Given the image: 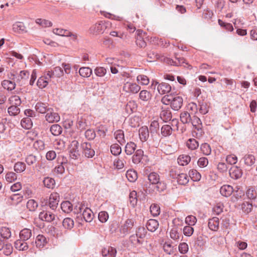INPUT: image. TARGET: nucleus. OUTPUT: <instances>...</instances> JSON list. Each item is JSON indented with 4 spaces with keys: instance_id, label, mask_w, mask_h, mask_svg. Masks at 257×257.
Listing matches in <instances>:
<instances>
[{
    "instance_id": "nucleus-25",
    "label": "nucleus",
    "mask_w": 257,
    "mask_h": 257,
    "mask_svg": "<svg viewBox=\"0 0 257 257\" xmlns=\"http://www.w3.org/2000/svg\"><path fill=\"white\" fill-rule=\"evenodd\" d=\"M136 147L137 145L135 143L133 142L127 143L125 147V152L126 155H132L135 152Z\"/></svg>"
},
{
    "instance_id": "nucleus-60",
    "label": "nucleus",
    "mask_w": 257,
    "mask_h": 257,
    "mask_svg": "<svg viewBox=\"0 0 257 257\" xmlns=\"http://www.w3.org/2000/svg\"><path fill=\"white\" fill-rule=\"evenodd\" d=\"M150 212L154 216H157L160 214V209L157 204H152L150 206Z\"/></svg>"
},
{
    "instance_id": "nucleus-39",
    "label": "nucleus",
    "mask_w": 257,
    "mask_h": 257,
    "mask_svg": "<svg viewBox=\"0 0 257 257\" xmlns=\"http://www.w3.org/2000/svg\"><path fill=\"white\" fill-rule=\"evenodd\" d=\"M148 179L152 184H155L160 180V176L157 173L152 172L148 175Z\"/></svg>"
},
{
    "instance_id": "nucleus-33",
    "label": "nucleus",
    "mask_w": 257,
    "mask_h": 257,
    "mask_svg": "<svg viewBox=\"0 0 257 257\" xmlns=\"http://www.w3.org/2000/svg\"><path fill=\"white\" fill-rule=\"evenodd\" d=\"M125 175L127 180L131 182H135L138 178L137 173L133 170L127 171Z\"/></svg>"
},
{
    "instance_id": "nucleus-15",
    "label": "nucleus",
    "mask_w": 257,
    "mask_h": 257,
    "mask_svg": "<svg viewBox=\"0 0 257 257\" xmlns=\"http://www.w3.org/2000/svg\"><path fill=\"white\" fill-rule=\"evenodd\" d=\"M160 116L161 118L165 122H167L168 121L170 120L172 117L171 111L169 108H162Z\"/></svg>"
},
{
    "instance_id": "nucleus-43",
    "label": "nucleus",
    "mask_w": 257,
    "mask_h": 257,
    "mask_svg": "<svg viewBox=\"0 0 257 257\" xmlns=\"http://www.w3.org/2000/svg\"><path fill=\"white\" fill-rule=\"evenodd\" d=\"M1 236L4 239H8L11 236V232L10 229L7 227H3L0 230Z\"/></svg>"
},
{
    "instance_id": "nucleus-6",
    "label": "nucleus",
    "mask_w": 257,
    "mask_h": 257,
    "mask_svg": "<svg viewBox=\"0 0 257 257\" xmlns=\"http://www.w3.org/2000/svg\"><path fill=\"white\" fill-rule=\"evenodd\" d=\"M106 27L105 24L102 22H100L92 25L89 29V32L95 35L102 34L105 30Z\"/></svg>"
},
{
    "instance_id": "nucleus-56",
    "label": "nucleus",
    "mask_w": 257,
    "mask_h": 257,
    "mask_svg": "<svg viewBox=\"0 0 257 257\" xmlns=\"http://www.w3.org/2000/svg\"><path fill=\"white\" fill-rule=\"evenodd\" d=\"M125 164L126 161L124 159V157L118 158L116 161L114 162V165H115L117 169H122Z\"/></svg>"
},
{
    "instance_id": "nucleus-8",
    "label": "nucleus",
    "mask_w": 257,
    "mask_h": 257,
    "mask_svg": "<svg viewBox=\"0 0 257 257\" xmlns=\"http://www.w3.org/2000/svg\"><path fill=\"white\" fill-rule=\"evenodd\" d=\"M183 103V99L180 96H173L171 107L174 110H179L182 107Z\"/></svg>"
},
{
    "instance_id": "nucleus-62",
    "label": "nucleus",
    "mask_w": 257,
    "mask_h": 257,
    "mask_svg": "<svg viewBox=\"0 0 257 257\" xmlns=\"http://www.w3.org/2000/svg\"><path fill=\"white\" fill-rule=\"evenodd\" d=\"M189 176L194 181H199L201 178L200 174L196 170H192L189 171Z\"/></svg>"
},
{
    "instance_id": "nucleus-52",
    "label": "nucleus",
    "mask_w": 257,
    "mask_h": 257,
    "mask_svg": "<svg viewBox=\"0 0 257 257\" xmlns=\"http://www.w3.org/2000/svg\"><path fill=\"white\" fill-rule=\"evenodd\" d=\"M54 34L62 37H66L69 34V31L65 29L55 28L53 30Z\"/></svg>"
},
{
    "instance_id": "nucleus-41",
    "label": "nucleus",
    "mask_w": 257,
    "mask_h": 257,
    "mask_svg": "<svg viewBox=\"0 0 257 257\" xmlns=\"http://www.w3.org/2000/svg\"><path fill=\"white\" fill-rule=\"evenodd\" d=\"M26 164L22 162H18L15 164L14 168V170L17 173H20L24 172L26 170Z\"/></svg>"
},
{
    "instance_id": "nucleus-44",
    "label": "nucleus",
    "mask_w": 257,
    "mask_h": 257,
    "mask_svg": "<svg viewBox=\"0 0 257 257\" xmlns=\"http://www.w3.org/2000/svg\"><path fill=\"white\" fill-rule=\"evenodd\" d=\"M140 98L144 101L151 99L152 95L150 92L146 90H142L139 94Z\"/></svg>"
},
{
    "instance_id": "nucleus-32",
    "label": "nucleus",
    "mask_w": 257,
    "mask_h": 257,
    "mask_svg": "<svg viewBox=\"0 0 257 257\" xmlns=\"http://www.w3.org/2000/svg\"><path fill=\"white\" fill-rule=\"evenodd\" d=\"M180 120L183 124L189 123L191 121L190 114L187 111H184L180 114Z\"/></svg>"
},
{
    "instance_id": "nucleus-1",
    "label": "nucleus",
    "mask_w": 257,
    "mask_h": 257,
    "mask_svg": "<svg viewBox=\"0 0 257 257\" xmlns=\"http://www.w3.org/2000/svg\"><path fill=\"white\" fill-rule=\"evenodd\" d=\"M157 85H158V91L160 94H165L168 93L171 90V86L169 84L166 82H162L159 84L158 82L157 81H153L151 85V87L152 88L155 89Z\"/></svg>"
},
{
    "instance_id": "nucleus-7",
    "label": "nucleus",
    "mask_w": 257,
    "mask_h": 257,
    "mask_svg": "<svg viewBox=\"0 0 257 257\" xmlns=\"http://www.w3.org/2000/svg\"><path fill=\"white\" fill-rule=\"evenodd\" d=\"M46 120L49 123L57 122L60 121V117L58 113L55 112L52 108L51 111H48L45 115Z\"/></svg>"
},
{
    "instance_id": "nucleus-30",
    "label": "nucleus",
    "mask_w": 257,
    "mask_h": 257,
    "mask_svg": "<svg viewBox=\"0 0 257 257\" xmlns=\"http://www.w3.org/2000/svg\"><path fill=\"white\" fill-rule=\"evenodd\" d=\"M177 182L179 184L186 185L189 181V177L186 174L181 173L177 175Z\"/></svg>"
},
{
    "instance_id": "nucleus-18",
    "label": "nucleus",
    "mask_w": 257,
    "mask_h": 257,
    "mask_svg": "<svg viewBox=\"0 0 257 257\" xmlns=\"http://www.w3.org/2000/svg\"><path fill=\"white\" fill-rule=\"evenodd\" d=\"M139 136L142 142H145L147 140L149 137V131L147 126H144L139 129Z\"/></svg>"
},
{
    "instance_id": "nucleus-51",
    "label": "nucleus",
    "mask_w": 257,
    "mask_h": 257,
    "mask_svg": "<svg viewBox=\"0 0 257 257\" xmlns=\"http://www.w3.org/2000/svg\"><path fill=\"white\" fill-rule=\"evenodd\" d=\"M110 151L112 155L117 156L121 153V149L118 144H114L111 146Z\"/></svg>"
},
{
    "instance_id": "nucleus-16",
    "label": "nucleus",
    "mask_w": 257,
    "mask_h": 257,
    "mask_svg": "<svg viewBox=\"0 0 257 257\" xmlns=\"http://www.w3.org/2000/svg\"><path fill=\"white\" fill-rule=\"evenodd\" d=\"M82 216L86 222H90L93 219L94 214L90 209L85 207L82 212Z\"/></svg>"
},
{
    "instance_id": "nucleus-14",
    "label": "nucleus",
    "mask_w": 257,
    "mask_h": 257,
    "mask_svg": "<svg viewBox=\"0 0 257 257\" xmlns=\"http://www.w3.org/2000/svg\"><path fill=\"white\" fill-rule=\"evenodd\" d=\"M219 219L218 217H214L208 220V227L212 231H217L219 228Z\"/></svg>"
},
{
    "instance_id": "nucleus-37",
    "label": "nucleus",
    "mask_w": 257,
    "mask_h": 257,
    "mask_svg": "<svg viewBox=\"0 0 257 257\" xmlns=\"http://www.w3.org/2000/svg\"><path fill=\"white\" fill-rule=\"evenodd\" d=\"M115 138L121 145L125 143L123 131L118 130L114 133Z\"/></svg>"
},
{
    "instance_id": "nucleus-35",
    "label": "nucleus",
    "mask_w": 257,
    "mask_h": 257,
    "mask_svg": "<svg viewBox=\"0 0 257 257\" xmlns=\"http://www.w3.org/2000/svg\"><path fill=\"white\" fill-rule=\"evenodd\" d=\"M9 101L11 105L17 106H20L22 103L20 97L17 95L11 96L9 98Z\"/></svg>"
},
{
    "instance_id": "nucleus-11",
    "label": "nucleus",
    "mask_w": 257,
    "mask_h": 257,
    "mask_svg": "<svg viewBox=\"0 0 257 257\" xmlns=\"http://www.w3.org/2000/svg\"><path fill=\"white\" fill-rule=\"evenodd\" d=\"M117 253L116 249L110 246L104 247L101 250L103 256L115 257Z\"/></svg>"
},
{
    "instance_id": "nucleus-36",
    "label": "nucleus",
    "mask_w": 257,
    "mask_h": 257,
    "mask_svg": "<svg viewBox=\"0 0 257 257\" xmlns=\"http://www.w3.org/2000/svg\"><path fill=\"white\" fill-rule=\"evenodd\" d=\"M84 209V206L82 203H78L77 204L74 206L72 211L74 213L79 215L77 216V218L79 217L81 218V215Z\"/></svg>"
},
{
    "instance_id": "nucleus-45",
    "label": "nucleus",
    "mask_w": 257,
    "mask_h": 257,
    "mask_svg": "<svg viewBox=\"0 0 257 257\" xmlns=\"http://www.w3.org/2000/svg\"><path fill=\"white\" fill-rule=\"evenodd\" d=\"M63 226L67 229H71L74 226V221L69 217L65 218L63 221Z\"/></svg>"
},
{
    "instance_id": "nucleus-64",
    "label": "nucleus",
    "mask_w": 257,
    "mask_h": 257,
    "mask_svg": "<svg viewBox=\"0 0 257 257\" xmlns=\"http://www.w3.org/2000/svg\"><path fill=\"white\" fill-rule=\"evenodd\" d=\"M155 184L156 188L159 192H162L166 189V184L164 181L159 180L158 183Z\"/></svg>"
},
{
    "instance_id": "nucleus-17",
    "label": "nucleus",
    "mask_w": 257,
    "mask_h": 257,
    "mask_svg": "<svg viewBox=\"0 0 257 257\" xmlns=\"http://www.w3.org/2000/svg\"><path fill=\"white\" fill-rule=\"evenodd\" d=\"M234 190L233 187L229 185H224L220 189L221 194L225 197L230 196Z\"/></svg>"
},
{
    "instance_id": "nucleus-38",
    "label": "nucleus",
    "mask_w": 257,
    "mask_h": 257,
    "mask_svg": "<svg viewBox=\"0 0 257 257\" xmlns=\"http://www.w3.org/2000/svg\"><path fill=\"white\" fill-rule=\"evenodd\" d=\"M186 145L189 149L194 150L198 148L199 143L195 139H189L187 141Z\"/></svg>"
},
{
    "instance_id": "nucleus-55",
    "label": "nucleus",
    "mask_w": 257,
    "mask_h": 257,
    "mask_svg": "<svg viewBox=\"0 0 257 257\" xmlns=\"http://www.w3.org/2000/svg\"><path fill=\"white\" fill-rule=\"evenodd\" d=\"M159 128V124L157 121H153L150 126V131L151 134L157 133Z\"/></svg>"
},
{
    "instance_id": "nucleus-63",
    "label": "nucleus",
    "mask_w": 257,
    "mask_h": 257,
    "mask_svg": "<svg viewBox=\"0 0 257 257\" xmlns=\"http://www.w3.org/2000/svg\"><path fill=\"white\" fill-rule=\"evenodd\" d=\"M98 219L102 223H104L108 219V214L106 211H101L98 214Z\"/></svg>"
},
{
    "instance_id": "nucleus-28",
    "label": "nucleus",
    "mask_w": 257,
    "mask_h": 257,
    "mask_svg": "<svg viewBox=\"0 0 257 257\" xmlns=\"http://www.w3.org/2000/svg\"><path fill=\"white\" fill-rule=\"evenodd\" d=\"M50 131L53 136H58L62 133V128L60 125L54 124L50 126Z\"/></svg>"
},
{
    "instance_id": "nucleus-21",
    "label": "nucleus",
    "mask_w": 257,
    "mask_h": 257,
    "mask_svg": "<svg viewBox=\"0 0 257 257\" xmlns=\"http://www.w3.org/2000/svg\"><path fill=\"white\" fill-rule=\"evenodd\" d=\"M47 240L46 238L41 234L38 235L36 239L35 243L37 247L42 248L47 243Z\"/></svg>"
},
{
    "instance_id": "nucleus-24",
    "label": "nucleus",
    "mask_w": 257,
    "mask_h": 257,
    "mask_svg": "<svg viewBox=\"0 0 257 257\" xmlns=\"http://www.w3.org/2000/svg\"><path fill=\"white\" fill-rule=\"evenodd\" d=\"M44 186L49 189H53L55 186V180L51 177H45L43 181Z\"/></svg>"
},
{
    "instance_id": "nucleus-49",
    "label": "nucleus",
    "mask_w": 257,
    "mask_h": 257,
    "mask_svg": "<svg viewBox=\"0 0 257 257\" xmlns=\"http://www.w3.org/2000/svg\"><path fill=\"white\" fill-rule=\"evenodd\" d=\"M137 80L141 85H146L149 83V78L145 75H139L137 76Z\"/></svg>"
},
{
    "instance_id": "nucleus-59",
    "label": "nucleus",
    "mask_w": 257,
    "mask_h": 257,
    "mask_svg": "<svg viewBox=\"0 0 257 257\" xmlns=\"http://www.w3.org/2000/svg\"><path fill=\"white\" fill-rule=\"evenodd\" d=\"M146 233L147 231L145 227L140 226L137 229L136 235L139 237L140 239H142L145 237Z\"/></svg>"
},
{
    "instance_id": "nucleus-10",
    "label": "nucleus",
    "mask_w": 257,
    "mask_h": 257,
    "mask_svg": "<svg viewBox=\"0 0 257 257\" xmlns=\"http://www.w3.org/2000/svg\"><path fill=\"white\" fill-rule=\"evenodd\" d=\"M230 176L234 179L240 178L242 175V171L236 166H232L229 171Z\"/></svg>"
},
{
    "instance_id": "nucleus-20",
    "label": "nucleus",
    "mask_w": 257,
    "mask_h": 257,
    "mask_svg": "<svg viewBox=\"0 0 257 257\" xmlns=\"http://www.w3.org/2000/svg\"><path fill=\"white\" fill-rule=\"evenodd\" d=\"M15 246L19 250H26L29 248L27 242L21 239L17 240L15 242Z\"/></svg>"
},
{
    "instance_id": "nucleus-42",
    "label": "nucleus",
    "mask_w": 257,
    "mask_h": 257,
    "mask_svg": "<svg viewBox=\"0 0 257 257\" xmlns=\"http://www.w3.org/2000/svg\"><path fill=\"white\" fill-rule=\"evenodd\" d=\"M191 161V158L188 155L180 156L178 159V163L180 165L185 166L187 165Z\"/></svg>"
},
{
    "instance_id": "nucleus-23",
    "label": "nucleus",
    "mask_w": 257,
    "mask_h": 257,
    "mask_svg": "<svg viewBox=\"0 0 257 257\" xmlns=\"http://www.w3.org/2000/svg\"><path fill=\"white\" fill-rule=\"evenodd\" d=\"M144 156V151L141 149L137 150L132 158L133 162L135 164H139L141 162Z\"/></svg>"
},
{
    "instance_id": "nucleus-58",
    "label": "nucleus",
    "mask_w": 257,
    "mask_h": 257,
    "mask_svg": "<svg viewBox=\"0 0 257 257\" xmlns=\"http://www.w3.org/2000/svg\"><path fill=\"white\" fill-rule=\"evenodd\" d=\"M130 203L134 207L137 205L138 199H137V193L135 191H132L130 194Z\"/></svg>"
},
{
    "instance_id": "nucleus-27",
    "label": "nucleus",
    "mask_w": 257,
    "mask_h": 257,
    "mask_svg": "<svg viewBox=\"0 0 257 257\" xmlns=\"http://www.w3.org/2000/svg\"><path fill=\"white\" fill-rule=\"evenodd\" d=\"M172 128L168 124L163 125L161 129V133L163 137L170 136L172 134Z\"/></svg>"
},
{
    "instance_id": "nucleus-12",
    "label": "nucleus",
    "mask_w": 257,
    "mask_h": 257,
    "mask_svg": "<svg viewBox=\"0 0 257 257\" xmlns=\"http://www.w3.org/2000/svg\"><path fill=\"white\" fill-rule=\"evenodd\" d=\"M36 110L40 113H47L48 111H51V108L47 103L38 102L35 105Z\"/></svg>"
},
{
    "instance_id": "nucleus-4",
    "label": "nucleus",
    "mask_w": 257,
    "mask_h": 257,
    "mask_svg": "<svg viewBox=\"0 0 257 257\" xmlns=\"http://www.w3.org/2000/svg\"><path fill=\"white\" fill-rule=\"evenodd\" d=\"M59 202V195L57 193H52L49 198L48 201L46 203L53 210H55L58 205Z\"/></svg>"
},
{
    "instance_id": "nucleus-26",
    "label": "nucleus",
    "mask_w": 257,
    "mask_h": 257,
    "mask_svg": "<svg viewBox=\"0 0 257 257\" xmlns=\"http://www.w3.org/2000/svg\"><path fill=\"white\" fill-rule=\"evenodd\" d=\"M244 163L247 166H251L255 163V157L251 154L245 155L242 159Z\"/></svg>"
},
{
    "instance_id": "nucleus-34",
    "label": "nucleus",
    "mask_w": 257,
    "mask_h": 257,
    "mask_svg": "<svg viewBox=\"0 0 257 257\" xmlns=\"http://www.w3.org/2000/svg\"><path fill=\"white\" fill-rule=\"evenodd\" d=\"M2 85L5 89L8 90H12L14 89L16 87V84L14 82L8 80L3 81Z\"/></svg>"
},
{
    "instance_id": "nucleus-46",
    "label": "nucleus",
    "mask_w": 257,
    "mask_h": 257,
    "mask_svg": "<svg viewBox=\"0 0 257 257\" xmlns=\"http://www.w3.org/2000/svg\"><path fill=\"white\" fill-rule=\"evenodd\" d=\"M19 106L11 105L8 109L9 114L11 116L18 115L20 112V109Z\"/></svg>"
},
{
    "instance_id": "nucleus-19",
    "label": "nucleus",
    "mask_w": 257,
    "mask_h": 257,
    "mask_svg": "<svg viewBox=\"0 0 257 257\" xmlns=\"http://www.w3.org/2000/svg\"><path fill=\"white\" fill-rule=\"evenodd\" d=\"M146 227L149 231L154 232L159 227V222L156 219H150L147 223Z\"/></svg>"
},
{
    "instance_id": "nucleus-53",
    "label": "nucleus",
    "mask_w": 257,
    "mask_h": 257,
    "mask_svg": "<svg viewBox=\"0 0 257 257\" xmlns=\"http://www.w3.org/2000/svg\"><path fill=\"white\" fill-rule=\"evenodd\" d=\"M130 241L134 246H137L142 243V241L140 239L139 237L137 235H132L130 237Z\"/></svg>"
},
{
    "instance_id": "nucleus-40",
    "label": "nucleus",
    "mask_w": 257,
    "mask_h": 257,
    "mask_svg": "<svg viewBox=\"0 0 257 257\" xmlns=\"http://www.w3.org/2000/svg\"><path fill=\"white\" fill-rule=\"evenodd\" d=\"M92 73V70L89 67H83L79 69V73L83 77H89Z\"/></svg>"
},
{
    "instance_id": "nucleus-48",
    "label": "nucleus",
    "mask_w": 257,
    "mask_h": 257,
    "mask_svg": "<svg viewBox=\"0 0 257 257\" xmlns=\"http://www.w3.org/2000/svg\"><path fill=\"white\" fill-rule=\"evenodd\" d=\"M246 195L248 199L254 200L257 197V192L254 188L251 187L247 190Z\"/></svg>"
},
{
    "instance_id": "nucleus-3",
    "label": "nucleus",
    "mask_w": 257,
    "mask_h": 257,
    "mask_svg": "<svg viewBox=\"0 0 257 257\" xmlns=\"http://www.w3.org/2000/svg\"><path fill=\"white\" fill-rule=\"evenodd\" d=\"M83 155L87 158H91L95 155V151L92 148L90 143L84 142L81 145Z\"/></svg>"
},
{
    "instance_id": "nucleus-50",
    "label": "nucleus",
    "mask_w": 257,
    "mask_h": 257,
    "mask_svg": "<svg viewBox=\"0 0 257 257\" xmlns=\"http://www.w3.org/2000/svg\"><path fill=\"white\" fill-rule=\"evenodd\" d=\"M38 206V203L33 199L29 200L27 203V207L31 211H34Z\"/></svg>"
},
{
    "instance_id": "nucleus-29",
    "label": "nucleus",
    "mask_w": 257,
    "mask_h": 257,
    "mask_svg": "<svg viewBox=\"0 0 257 257\" xmlns=\"http://www.w3.org/2000/svg\"><path fill=\"white\" fill-rule=\"evenodd\" d=\"M25 29L26 27L22 22H17L13 25V30L15 32L23 33L25 31Z\"/></svg>"
},
{
    "instance_id": "nucleus-22",
    "label": "nucleus",
    "mask_w": 257,
    "mask_h": 257,
    "mask_svg": "<svg viewBox=\"0 0 257 257\" xmlns=\"http://www.w3.org/2000/svg\"><path fill=\"white\" fill-rule=\"evenodd\" d=\"M32 236L31 230L28 228H24L20 232V239L26 241L28 240Z\"/></svg>"
},
{
    "instance_id": "nucleus-31",
    "label": "nucleus",
    "mask_w": 257,
    "mask_h": 257,
    "mask_svg": "<svg viewBox=\"0 0 257 257\" xmlns=\"http://www.w3.org/2000/svg\"><path fill=\"white\" fill-rule=\"evenodd\" d=\"M62 211L65 213H69L73 210V205L68 201H63L61 204Z\"/></svg>"
},
{
    "instance_id": "nucleus-61",
    "label": "nucleus",
    "mask_w": 257,
    "mask_h": 257,
    "mask_svg": "<svg viewBox=\"0 0 257 257\" xmlns=\"http://www.w3.org/2000/svg\"><path fill=\"white\" fill-rule=\"evenodd\" d=\"M85 136L88 140H92L95 138L96 134L94 130L88 129L85 132Z\"/></svg>"
},
{
    "instance_id": "nucleus-2",
    "label": "nucleus",
    "mask_w": 257,
    "mask_h": 257,
    "mask_svg": "<svg viewBox=\"0 0 257 257\" xmlns=\"http://www.w3.org/2000/svg\"><path fill=\"white\" fill-rule=\"evenodd\" d=\"M141 89V87L136 83L127 81L123 84V90L129 94L137 93Z\"/></svg>"
},
{
    "instance_id": "nucleus-47",
    "label": "nucleus",
    "mask_w": 257,
    "mask_h": 257,
    "mask_svg": "<svg viewBox=\"0 0 257 257\" xmlns=\"http://www.w3.org/2000/svg\"><path fill=\"white\" fill-rule=\"evenodd\" d=\"M193 126L195 128L199 130L202 127V122L200 119L196 116H194L193 118H191V121L190 122Z\"/></svg>"
},
{
    "instance_id": "nucleus-9",
    "label": "nucleus",
    "mask_w": 257,
    "mask_h": 257,
    "mask_svg": "<svg viewBox=\"0 0 257 257\" xmlns=\"http://www.w3.org/2000/svg\"><path fill=\"white\" fill-rule=\"evenodd\" d=\"M133 226V220L130 219H127L120 228V233L123 235H126L128 232H130Z\"/></svg>"
},
{
    "instance_id": "nucleus-13",
    "label": "nucleus",
    "mask_w": 257,
    "mask_h": 257,
    "mask_svg": "<svg viewBox=\"0 0 257 257\" xmlns=\"http://www.w3.org/2000/svg\"><path fill=\"white\" fill-rule=\"evenodd\" d=\"M39 217L43 221L51 222L55 219V215L49 211H43L40 213Z\"/></svg>"
},
{
    "instance_id": "nucleus-57",
    "label": "nucleus",
    "mask_w": 257,
    "mask_h": 257,
    "mask_svg": "<svg viewBox=\"0 0 257 257\" xmlns=\"http://www.w3.org/2000/svg\"><path fill=\"white\" fill-rule=\"evenodd\" d=\"M175 59V61H172V63H171V65L176 66H181L183 64H186V65H188V64L186 62L185 59L183 57L176 56Z\"/></svg>"
},
{
    "instance_id": "nucleus-54",
    "label": "nucleus",
    "mask_w": 257,
    "mask_h": 257,
    "mask_svg": "<svg viewBox=\"0 0 257 257\" xmlns=\"http://www.w3.org/2000/svg\"><path fill=\"white\" fill-rule=\"evenodd\" d=\"M200 149L202 153L205 155L208 156L211 154V149L210 146L207 143L202 144Z\"/></svg>"
},
{
    "instance_id": "nucleus-5",
    "label": "nucleus",
    "mask_w": 257,
    "mask_h": 257,
    "mask_svg": "<svg viewBox=\"0 0 257 257\" xmlns=\"http://www.w3.org/2000/svg\"><path fill=\"white\" fill-rule=\"evenodd\" d=\"M79 143L77 141H73L71 144L70 150V158L76 160L80 156V153L78 150Z\"/></svg>"
}]
</instances>
